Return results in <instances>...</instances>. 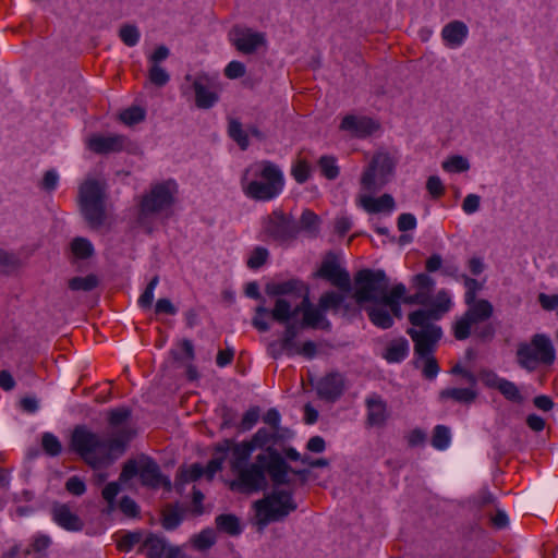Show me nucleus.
Returning <instances> with one entry per match:
<instances>
[{
    "instance_id": "nucleus-1",
    "label": "nucleus",
    "mask_w": 558,
    "mask_h": 558,
    "mask_svg": "<svg viewBox=\"0 0 558 558\" xmlns=\"http://www.w3.org/2000/svg\"><path fill=\"white\" fill-rule=\"evenodd\" d=\"M131 417L129 408H117L108 411L109 430L107 438L93 432L86 425L74 427L70 448L92 469L109 466L124 453L135 432L125 423Z\"/></svg>"
},
{
    "instance_id": "nucleus-2",
    "label": "nucleus",
    "mask_w": 558,
    "mask_h": 558,
    "mask_svg": "<svg viewBox=\"0 0 558 558\" xmlns=\"http://www.w3.org/2000/svg\"><path fill=\"white\" fill-rule=\"evenodd\" d=\"M290 466L281 457L278 450H271L269 453H259L255 461L241 468L238 473V483L232 487H238L243 492H258L267 487L268 473L275 485L288 484V472Z\"/></svg>"
},
{
    "instance_id": "nucleus-3",
    "label": "nucleus",
    "mask_w": 558,
    "mask_h": 558,
    "mask_svg": "<svg viewBox=\"0 0 558 558\" xmlns=\"http://www.w3.org/2000/svg\"><path fill=\"white\" fill-rule=\"evenodd\" d=\"M451 307V300L447 291L440 290L430 307L421 308L411 312L408 316L411 328L408 335L415 342V349L418 353H427L434 343H437L441 336V328L434 324Z\"/></svg>"
},
{
    "instance_id": "nucleus-4",
    "label": "nucleus",
    "mask_w": 558,
    "mask_h": 558,
    "mask_svg": "<svg viewBox=\"0 0 558 558\" xmlns=\"http://www.w3.org/2000/svg\"><path fill=\"white\" fill-rule=\"evenodd\" d=\"M243 191L255 201H270L283 189V174L271 161L263 160L246 169L243 178Z\"/></svg>"
},
{
    "instance_id": "nucleus-5",
    "label": "nucleus",
    "mask_w": 558,
    "mask_h": 558,
    "mask_svg": "<svg viewBox=\"0 0 558 558\" xmlns=\"http://www.w3.org/2000/svg\"><path fill=\"white\" fill-rule=\"evenodd\" d=\"M267 294H290L302 296V301L294 306V313H303L302 325L314 329H328L330 323L326 319L320 306H314L310 301L308 287L299 279H290L284 282H269L265 287Z\"/></svg>"
},
{
    "instance_id": "nucleus-6",
    "label": "nucleus",
    "mask_w": 558,
    "mask_h": 558,
    "mask_svg": "<svg viewBox=\"0 0 558 558\" xmlns=\"http://www.w3.org/2000/svg\"><path fill=\"white\" fill-rule=\"evenodd\" d=\"M107 186L105 182L94 179L85 180L78 191L81 213L88 226L99 229L106 223Z\"/></svg>"
},
{
    "instance_id": "nucleus-7",
    "label": "nucleus",
    "mask_w": 558,
    "mask_h": 558,
    "mask_svg": "<svg viewBox=\"0 0 558 558\" xmlns=\"http://www.w3.org/2000/svg\"><path fill=\"white\" fill-rule=\"evenodd\" d=\"M255 510V524L262 532L270 522L282 521L298 506L290 492L280 489L274 490L253 505Z\"/></svg>"
},
{
    "instance_id": "nucleus-8",
    "label": "nucleus",
    "mask_w": 558,
    "mask_h": 558,
    "mask_svg": "<svg viewBox=\"0 0 558 558\" xmlns=\"http://www.w3.org/2000/svg\"><path fill=\"white\" fill-rule=\"evenodd\" d=\"M389 279L384 270L361 269L354 276L353 298L361 307L389 295Z\"/></svg>"
},
{
    "instance_id": "nucleus-9",
    "label": "nucleus",
    "mask_w": 558,
    "mask_h": 558,
    "mask_svg": "<svg viewBox=\"0 0 558 558\" xmlns=\"http://www.w3.org/2000/svg\"><path fill=\"white\" fill-rule=\"evenodd\" d=\"M407 288L398 283L390 289L389 295L379 301L362 306L367 313L369 320L378 328L388 329L393 326L395 317L401 318V296Z\"/></svg>"
},
{
    "instance_id": "nucleus-10",
    "label": "nucleus",
    "mask_w": 558,
    "mask_h": 558,
    "mask_svg": "<svg viewBox=\"0 0 558 558\" xmlns=\"http://www.w3.org/2000/svg\"><path fill=\"white\" fill-rule=\"evenodd\" d=\"M555 359L554 345L546 335L536 333L532 337L530 343L521 342L518 344V363L527 371H534L538 364L551 365Z\"/></svg>"
},
{
    "instance_id": "nucleus-11",
    "label": "nucleus",
    "mask_w": 558,
    "mask_h": 558,
    "mask_svg": "<svg viewBox=\"0 0 558 558\" xmlns=\"http://www.w3.org/2000/svg\"><path fill=\"white\" fill-rule=\"evenodd\" d=\"M175 193L177 184L171 180L154 185L141 199L138 222L144 225L149 216L169 208L174 202Z\"/></svg>"
},
{
    "instance_id": "nucleus-12",
    "label": "nucleus",
    "mask_w": 558,
    "mask_h": 558,
    "mask_svg": "<svg viewBox=\"0 0 558 558\" xmlns=\"http://www.w3.org/2000/svg\"><path fill=\"white\" fill-rule=\"evenodd\" d=\"M395 161L384 151H377L361 177V186L367 193L383 189L393 174Z\"/></svg>"
},
{
    "instance_id": "nucleus-13",
    "label": "nucleus",
    "mask_w": 558,
    "mask_h": 558,
    "mask_svg": "<svg viewBox=\"0 0 558 558\" xmlns=\"http://www.w3.org/2000/svg\"><path fill=\"white\" fill-rule=\"evenodd\" d=\"M469 306V310L454 325V337L458 340L466 339L473 325L487 320L493 314V305L486 300H480Z\"/></svg>"
},
{
    "instance_id": "nucleus-14",
    "label": "nucleus",
    "mask_w": 558,
    "mask_h": 558,
    "mask_svg": "<svg viewBox=\"0 0 558 558\" xmlns=\"http://www.w3.org/2000/svg\"><path fill=\"white\" fill-rule=\"evenodd\" d=\"M265 233L279 242L293 240L298 234L296 222L281 210L272 211L265 220Z\"/></svg>"
},
{
    "instance_id": "nucleus-15",
    "label": "nucleus",
    "mask_w": 558,
    "mask_h": 558,
    "mask_svg": "<svg viewBox=\"0 0 558 558\" xmlns=\"http://www.w3.org/2000/svg\"><path fill=\"white\" fill-rule=\"evenodd\" d=\"M314 276L329 281L332 286L343 292L351 291L350 275L341 267L338 257L331 252L325 256L319 269Z\"/></svg>"
},
{
    "instance_id": "nucleus-16",
    "label": "nucleus",
    "mask_w": 558,
    "mask_h": 558,
    "mask_svg": "<svg viewBox=\"0 0 558 558\" xmlns=\"http://www.w3.org/2000/svg\"><path fill=\"white\" fill-rule=\"evenodd\" d=\"M229 36L235 49L243 54H253L259 48L265 47L267 43L264 33L255 32L248 27L234 26Z\"/></svg>"
},
{
    "instance_id": "nucleus-17",
    "label": "nucleus",
    "mask_w": 558,
    "mask_h": 558,
    "mask_svg": "<svg viewBox=\"0 0 558 558\" xmlns=\"http://www.w3.org/2000/svg\"><path fill=\"white\" fill-rule=\"evenodd\" d=\"M185 80L192 81L195 93V105L198 108L209 109L218 101L216 84L207 75L199 74L192 78V75L187 74Z\"/></svg>"
},
{
    "instance_id": "nucleus-18",
    "label": "nucleus",
    "mask_w": 558,
    "mask_h": 558,
    "mask_svg": "<svg viewBox=\"0 0 558 558\" xmlns=\"http://www.w3.org/2000/svg\"><path fill=\"white\" fill-rule=\"evenodd\" d=\"M254 449H256V446L253 444L252 439L240 444H233L231 440L226 439L221 444L217 445L216 452L223 453L226 458L228 451H231L230 465L232 471L236 472L246 465V462Z\"/></svg>"
},
{
    "instance_id": "nucleus-19",
    "label": "nucleus",
    "mask_w": 558,
    "mask_h": 558,
    "mask_svg": "<svg viewBox=\"0 0 558 558\" xmlns=\"http://www.w3.org/2000/svg\"><path fill=\"white\" fill-rule=\"evenodd\" d=\"M141 483L150 488L163 487L166 490H171L172 485L169 477L160 472L159 465L149 457H141L140 470Z\"/></svg>"
},
{
    "instance_id": "nucleus-20",
    "label": "nucleus",
    "mask_w": 558,
    "mask_h": 558,
    "mask_svg": "<svg viewBox=\"0 0 558 558\" xmlns=\"http://www.w3.org/2000/svg\"><path fill=\"white\" fill-rule=\"evenodd\" d=\"M292 437V432L289 428H259L252 437L253 444L256 448H265L264 453H269L276 450L274 447L281 445L283 441Z\"/></svg>"
},
{
    "instance_id": "nucleus-21",
    "label": "nucleus",
    "mask_w": 558,
    "mask_h": 558,
    "mask_svg": "<svg viewBox=\"0 0 558 558\" xmlns=\"http://www.w3.org/2000/svg\"><path fill=\"white\" fill-rule=\"evenodd\" d=\"M128 138L123 135L112 134L108 136L92 135L88 137L86 145L88 149L98 155H106L110 153H119L126 146Z\"/></svg>"
},
{
    "instance_id": "nucleus-22",
    "label": "nucleus",
    "mask_w": 558,
    "mask_h": 558,
    "mask_svg": "<svg viewBox=\"0 0 558 558\" xmlns=\"http://www.w3.org/2000/svg\"><path fill=\"white\" fill-rule=\"evenodd\" d=\"M367 410L366 424L371 427H383L386 425L390 413L387 402L376 393L371 395L365 400Z\"/></svg>"
},
{
    "instance_id": "nucleus-23",
    "label": "nucleus",
    "mask_w": 558,
    "mask_h": 558,
    "mask_svg": "<svg viewBox=\"0 0 558 558\" xmlns=\"http://www.w3.org/2000/svg\"><path fill=\"white\" fill-rule=\"evenodd\" d=\"M378 129L379 124L368 117L348 114L342 119L340 123V130L347 131L355 137L369 136Z\"/></svg>"
},
{
    "instance_id": "nucleus-24",
    "label": "nucleus",
    "mask_w": 558,
    "mask_h": 558,
    "mask_svg": "<svg viewBox=\"0 0 558 558\" xmlns=\"http://www.w3.org/2000/svg\"><path fill=\"white\" fill-rule=\"evenodd\" d=\"M269 296H277L275 306L271 310V317L278 323H288L291 318L295 317L299 313H294L296 301L302 296H292L290 294H268Z\"/></svg>"
},
{
    "instance_id": "nucleus-25",
    "label": "nucleus",
    "mask_w": 558,
    "mask_h": 558,
    "mask_svg": "<svg viewBox=\"0 0 558 558\" xmlns=\"http://www.w3.org/2000/svg\"><path fill=\"white\" fill-rule=\"evenodd\" d=\"M51 514L53 521L66 531L77 532L84 526L82 519L65 504H53Z\"/></svg>"
},
{
    "instance_id": "nucleus-26",
    "label": "nucleus",
    "mask_w": 558,
    "mask_h": 558,
    "mask_svg": "<svg viewBox=\"0 0 558 558\" xmlns=\"http://www.w3.org/2000/svg\"><path fill=\"white\" fill-rule=\"evenodd\" d=\"M344 388V380L341 374L330 373L324 376L317 384L316 390L320 398L333 401L338 399Z\"/></svg>"
},
{
    "instance_id": "nucleus-27",
    "label": "nucleus",
    "mask_w": 558,
    "mask_h": 558,
    "mask_svg": "<svg viewBox=\"0 0 558 558\" xmlns=\"http://www.w3.org/2000/svg\"><path fill=\"white\" fill-rule=\"evenodd\" d=\"M359 203L369 214L391 213L396 207L393 197L387 193L378 198H374L367 194L361 195Z\"/></svg>"
},
{
    "instance_id": "nucleus-28",
    "label": "nucleus",
    "mask_w": 558,
    "mask_h": 558,
    "mask_svg": "<svg viewBox=\"0 0 558 558\" xmlns=\"http://www.w3.org/2000/svg\"><path fill=\"white\" fill-rule=\"evenodd\" d=\"M408 353H409V341L403 337H399V338L390 340L387 343L385 351L383 353V357L388 363H399L403 359H405Z\"/></svg>"
},
{
    "instance_id": "nucleus-29",
    "label": "nucleus",
    "mask_w": 558,
    "mask_h": 558,
    "mask_svg": "<svg viewBox=\"0 0 558 558\" xmlns=\"http://www.w3.org/2000/svg\"><path fill=\"white\" fill-rule=\"evenodd\" d=\"M468 36V26L461 21L448 23L441 31L442 39L450 46H460Z\"/></svg>"
},
{
    "instance_id": "nucleus-30",
    "label": "nucleus",
    "mask_w": 558,
    "mask_h": 558,
    "mask_svg": "<svg viewBox=\"0 0 558 558\" xmlns=\"http://www.w3.org/2000/svg\"><path fill=\"white\" fill-rule=\"evenodd\" d=\"M143 549L148 558H163L169 546L163 537L149 534L143 542Z\"/></svg>"
},
{
    "instance_id": "nucleus-31",
    "label": "nucleus",
    "mask_w": 558,
    "mask_h": 558,
    "mask_svg": "<svg viewBox=\"0 0 558 558\" xmlns=\"http://www.w3.org/2000/svg\"><path fill=\"white\" fill-rule=\"evenodd\" d=\"M476 396L477 393L470 388H448L439 393L440 399H452L460 403H472Z\"/></svg>"
},
{
    "instance_id": "nucleus-32",
    "label": "nucleus",
    "mask_w": 558,
    "mask_h": 558,
    "mask_svg": "<svg viewBox=\"0 0 558 558\" xmlns=\"http://www.w3.org/2000/svg\"><path fill=\"white\" fill-rule=\"evenodd\" d=\"M215 522L218 530L231 536H236L242 532L240 520L234 514H220Z\"/></svg>"
},
{
    "instance_id": "nucleus-33",
    "label": "nucleus",
    "mask_w": 558,
    "mask_h": 558,
    "mask_svg": "<svg viewBox=\"0 0 558 558\" xmlns=\"http://www.w3.org/2000/svg\"><path fill=\"white\" fill-rule=\"evenodd\" d=\"M68 284L72 291L89 292L98 287L99 279L96 275L89 274L85 277H73Z\"/></svg>"
},
{
    "instance_id": "nucleus-34",
    "label": "nucleus",
    "mask_w": 558,
    "mask_h": 558,
    "mask_svg": "<svg viewBox=\"0 0 558 558\" xmlns=\"http://www.w3.org/2000/svg\"><path fill=\"white\" fill-rule=\"evenodd\" d=\"M436 344L437 343H434L432 349H430V351H428L427 353H418L416 351V349L414 348L415 354L424 360L423 374L428 379L435 378L437 376L438 372H439V367H438L437 361L432 355V353L434 352V350L436 348Z\"/></svg>"
},
{
    "instance_id": "nucleus-35",
    "label": "nucleus",
    "mask_w": 558,
    "mask_h": 558,
    "mask_svg": "<svg viewBox=\"0 0 558 558\" xmlns=\"http://www.w3.org/2000/svg\"><path fill=\"white\" fill-rule=\"evenodd\" d=\"M216 543V533L213 529H205L192 538L193 546L198 550H206Z\"/></svg>"
},
{
    "instance_id": "nucleus-36",
    "label": "nucleus",
    "mask_w": 558,
    "mask_h": 558,
    "mask_svg": "<svg viewBox=\"0 0 558 558\" xmlns=\"http://www.w3.org/2000/svg\"><path fill=\"white\" fill-rule=\"evenodd\" d=\"M228 132L230 137L238 143L242 149L248 146L247 133L242 129L241 122L235 119L229 121Z\"/></svg>"
},
{
    "instance_id": "nucleus-37",
    "label": "nucleus",
    "mask_w": 558,
    "mask_h": 558,
    "mask_svg": "<svg viewBox=\"0 0 558 558\" xmlns=\"http://www.w3.org/2000/svg\"><path fill=\"white\" fill-rule=\"evenodd\" d=\"M343 301H344V296L342 294L337 293L335 291H329V292L324 293L319 298L318 305L325 312H327L329 310L337 311Z\"/></svg>"
},
{
    "instance_id": "nucleus-38",
    "label": "nucleus",
    "mask_w": 558,
    "mask_h": 558,
    "mask_svg": "<svg viewBox=\"0 0 558 558\" xmlns=\"http://www.w3.org/2000/svg\"><path fill=\"white\" fill-rule=\"evenodd\" d=\"M204 475V468L199 463H194L189 468H180L178 481L182 484L195 482Z\"/></svg>"
},
{
    "instance_id": "nucleus-39",
    "label": "nucleus",
    "mask_w": 558,
    "mask_h": 558,
    "mask_svg": "<svg viewBox=\"0 0 558 558\" xmlns=\"http://www.w3.org/2000/svg\"><path fill=\"white\" fill-rule=\"evenodd\" d=\"M497 390L509 401L517 403L523 402V397L518 386L510 380L504 378Z\"/></svg>"
},
{
    "instance_id": "nucleus-40",
    "label": "nucleus",
    "mask_w": 558,
    "mask_h": 558,
    "mask_svg": "<svg viewBox=\"0 0 558 558\" xmlns=\"http://www.w3.org/2000/svg\"><path fill=\"white\" fill-rule=\"evenodd\" d=\"M140 31L133 24H123L119 29V37L128 47H134L140 40Z\"/></svg>"
},
{
    "instance_id": "nucleus-41",
    "label": "nucleus",
    "mask_w": 558,
    "mask_h": 558,
    "mask_svg": "<svg viewBox=\"0 0 558 558\" xmlns=\"http://www.w3.org/2000/svg\"><path fill=\"white\" fill-rule=\"evenodd\" d=\"M145 116H146V112L143 108L133 106V107H130V108L123 110L120 113L119 118L124 124L131 126V125H134L136 123L144 121Z\"/></svg>"
},
{
    "instance_id": "nucleus-42",
    "label": "nucleus",
    "mask_w": 558,
    "mask_h": 558,
    "mask_svg": "<svg viewBox=\"0 0 558 558\" xmlns=\"http://www.w3.org/2000/svg\"><path fill=\"white\" fill-rule=\"evenodd\" d=\"M450 444V430L444 425H437L434 429L432 437V445L438 449L444 450Z\"/></svg>"
},
{
    "instance_id": "nucleus-43",
    "label": "nucleus",
    "mask_w": 558,
    "mask_h": 558,
    "mask_svg": "<svg viewBox=\"0 0 558 558\" xmlns=\"http://www.w3.org/2000/svg\"><path fill=\"white\" fill-rule=\"evenodd\" d=\"M22 266L21 259L13 253L0 248V271L11 272Z\"/></svg>"
},
{
    "instance_id": "nucleus-44",
    "label": "nucleus",
    "mask_w": 558,
    "mask_h": 558,
    "mask_svg": "<svg viewBox=\"0 0 558 558\" xmlns=\"http://www.w3.org/2000/svg\"><path fill=\"white\" fill-rule=\"evenodd\" d=\"M322 173L328 180H335L339 175V167L336 165V158L331 156H323L318 160Z\"/></svg>"
},
{
    "instance_id": "nucleus-45",
    "label": "nucleus",
    "mask_w": 558,
    "mask_h": 558,
    "mask_svg": "<svg viewBox=\"0 0 558 558\" xmlns=\"http://www.w3.org/2000/svg\"><path fill=\"white\" fill-rule=\"evenodd\" d=\"M469 168L468 159L460 155L452 156L442 162V169L448 172H463Z\"/></svg>"
},
{
    "instance_id": "nucleus-46",
    "label": "nucleus",
    "mask_w": 558,
    "mask_h": 558,
    "mask_svg": "<svg viewBox=\"0 0 558 558\" xmlns=\"http://www.w3.org/2000/svg\"><path fill=\"white\" fill-rule=\"evenodd\" d=\"M71 247L74 255L78 258H88L94 253L92 243L84 238L74 239Z\"/></svg>"
},
{
    "instance_id": "nucleus-47",
    "label": "nucleus",
    "mask_w": 558,
    "mask_h": 558,
    "mask_svg": "<svg viewBox=\"0 0 558 558\" xmlns=\"http://www.w3.org/2000/svg\"><path fill=\"white\" fill-rule=\"evenodd\" d=\"M149 82L158 87H162L168 84L170 80L169 73L160 66V64L151 65L148 71Z\"/></svg>"
},
{
    "instance_id": "nucleus-48",
    "label": "nucleus",
    "mask_w": 558,
    "mask_h": 558,
    "mask_svg": "<svg viewBox=\"0 0 558 558\" xmlns=\"http://www.w3.org/2000/svg\"><path fill=\"white\" fill-rule=\"evenodd\" d=\"M41 445L46 453L56 457L61 453L62 445L60 440L51 433H45L43 435Z\"/></svg>"
},
{
    "instance_id": "nucleus-49",
    "label": "nucleus",
    "mask_w": 558,
    "mask_h": 558,
    "mask_svg": "<svg viewBox=\"0 0 558 558\" xmlns=\"http://www.w3.org/2000/svg\"><path fill=\"white\" fill-rule=\"evenodd\" d=\"M140 470H141V458L137 460H135V459L128 460L123 464L119 481L123 482V483L128 482L129 480L133 478L135 475H137V474L140 475Z\"/></svg>"
},
{
    "instance_id": "nucleus-50",
    "label": "nucleus",
    "mask_w": 558,
    "mask_h": 558,
    "mask_svg": "<svg viewBox=\"0 0 558 558\" xmlns=\"http://www.w3.org/2000/svg\"><path fill=\"white\" fill-rule=\"evenodd\" d=\"M260 409L251 407L243 415L239 428L243 432L250 430L259 420Z\"/></svg>"
},
{
    "instance_id": "nucleus-51",
    "label": "nucleus",
    "mask_w": 558,
    "mask_h": 558,
    "mask_svg": "<svg viewBox=\"0 0 558 558\" xmlns=\"http://www.w3.org/2000/svg\"><path fill=\"white\" fill-rule=\"evenodd\" d=\"M268 258V251L265 247H256L247 259V267L257 269L262 267Z\"/></svg>"
},
{
    "instance_id": "nucleus-52",
    "label": "nucleus",
    "mask_w": 558,
    "mask_h": 558,
    "mask_svg": "<svg viewBox=\"0 0 558 558\" xmlns=\"http://www.w3.org/2000/svg\"><path fill=\"white\" fill-rule=\"evenodd\" d=\"M142 541L141 532H129L122 536L118 543V547L123 551H130L134 545Z\"/></svg>"
},
{
    "instance_id": "nucleus-53",
    "label": "nucleus",
    "mask_w": 558,
    "mask_h": 558,
    "mask_svg": "<svg viewBox=\"0 0 558 558\" xmlns=\"http://www.w3.org/2000/svg\"><path fill=\"white\" fill-rule=\"evenodd\" d=\"M319 223V218L311 210H304L301 216V226L310 232H316Z\"/></svg>"
},
{
    "instance_id": "nucleus-54",
    "label": "nucleus",
    "mask_w": 558,
    "mask_h": 558,
    "mask_svg": "<svg viewBox=\"0 0 558 558\" xmlns=\"http://www.w3.org/2000/svg\"><path fill=\"white\" fill-rule=\"evenodd\" d=\"M413 287L416 290H424L432 293L435 287V281L426 274H418L413 277Z\"/></svg>"
},
{
    "instance_id": "nucleus-55",
    "label": "nucleus",
    "mask_w": 558,
    "mask_h": 558,
    "mask_svg": "<svg viewBox=\"0 0 558 558\" xmlns=\"http://www.w3.org/2000/svg\"><path fill=\"white\" fill-rule=\"evenodd\" d=\"M480 379L488 388L498 389L504 378H500L495 372L490 369H482L478 373Z\"/></svg>"
},
{
    "instance_id": "nucleus-56",
    "label": "nucleus",
    "mask_w": 558,
    "mask_h": 558,
    "mask_svg": "<svg viewBox=\"0 0 558 558\" xmlns=\"http://www.w3.org/2000/svg\"><path fill=\"white\" fill-rule=\"evenodd\" d=\"M311 173L310 165L305 160H299L292 169V174L296 182L304 183Z\"/></svg>"
},
{
    "instance_id": "nucleus-57",
    "label": "nucleus",
    "mask_w": 558,
    "mask_h": 558,
    "mask_svg": "<svg viewBox=\"0 0 558 558\" xmlns=\"http://www.w3.org/2000/svg\"><path fill=\"white\" fill-rule=\"evenodd\" d=\"M426 189L434 198L440 197L445 192L444 184L437 175H432L427 179Z\"/></svg>"
},
{
    "instance_id": "nucleus-58",
    "label": "nucleus",
    "mask_w": 558,
    "mask_h": 558,
    "mask_svg": "<svg viewBox=\"0 0 558 558\" xmlns=\"http://www.w3.org/2000/svg\"><path fill=\"white\" fill-rule=\"evenodd\" d=\"M65 489L74 496H82L86 490V485L80 477L72 476L66 481Z\"/></svg>"
},
{
    "instance_id": "nucleus-59",
    "label": "nucleus",
    "mask_w": 558,
    "mask_h": 558,
    "mask_svg": "<svg viewBox=\"0 0 558 558\" xmlns=\"http://www.w3.org/2000/svg\"><path fill=\"white\" fill-rule=\"evenodd\" d=\"M225 454L220 453V456L214 457L204 469V475L207 476L209 481L213 480L214 475L221 470L222 463L225 461Z\"/></svg>"
},
{
    "instance_id": "nucleus-60",
    "label": "nucleus",
    "mask_w": 558,
    "mask_h": 558,
    "mask_svg": "<svg viewBox=\"0 0 558 558\" xmlns=\"http://www.w3.org/2000/svg\"><path fill=\"white\" fill-rule=\"evenodd\" d=\"M245 74V65L240 61H231L225 69V75L230 80L242 77Z\"/></svg>"
},
{
    "instance_id": "nucleus-61",
    "label": "nucleus",
    "mask_w": 558,
    "mask_h": 558,
    "mask_svg": "<svg viewBox=\"0 0 558 558\" xmlns=\"http://www.w3.org/2000/svg\"><path fill=\"white\" fill-rule=\"evenodd\" d=\"M181 515L175 510H169L163 513L162 526L166 530H174L181 523Z\"/></svg>"
},
{
    "instance_id": "nucleus-62",
    "label": "nucleus",
    "mask_w": 558,
    "mask_h": 558,
    "mask_svg": "<svg viewBox=\"0 0 558 558\" xmlns=\"http://www.w3.org/2000/svg\"><path fill=\"white\" fill-rule=\"evenodd\" d=\"M119 507L128 517H136L138 514V507L136 502L129 496L122 497Z\"/></svg>"
},
{
    "instance_id": "nucleus-63",
    "label": "nucleus",
    "mask_w": 558,
    "mask_h": 558,
    "mask_svg": "<svg viewBox=\"0 0 558 558\" xmlns=\"http://www.w3.org/2000/svg\"><path fill=\"white\" fill-rule=\"evenodd\" d=\"M538 302L545 311H555L558 307V295L557 294H538Z\"/></svg>"
},
{
    "instance_id": "nucleus-64",
    "label": "nucleus",
    "mask_w": 558,
    "mask_h": 558,
    "mask_svg": "<svg viewBox=\"0 0 558 558\" xmlns=\"http://www.w3.org/2000/svg\"><path fill=\"white\" fill-rule=\"evenodd\" d=\"M397 225L400 231H410L415 229L416 218L412 214H401L398 218Z\"/></svg>"
}]
</instances>
